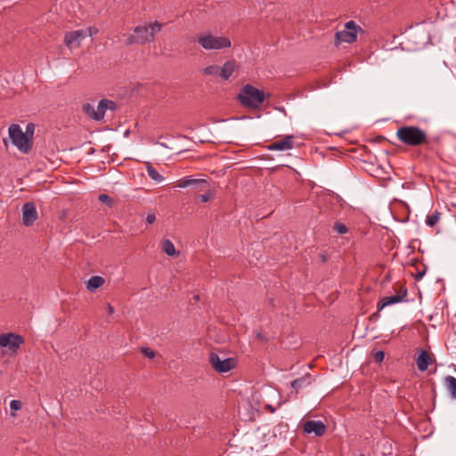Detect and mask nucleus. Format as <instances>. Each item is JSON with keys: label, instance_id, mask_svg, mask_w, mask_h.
<instances>
[{"label": "nucleus", "instance_id": "obj_19", "mask_svg": "<svg viewBox=\"0 0 456 456\" xmlns=\"http://www.w3.org/2000/svg\"><path fill=\"white\" fill-rule=\"evenodd\" d=\"M444 385L452 399H456V378L446 376L444 379Z\"/></svg>", "mask_w": 456, "mask_h": 456}, {"label": "nucleus", "instance_id": "obj_4", "mask_svg": "<svg viewBox=\"0 0 456 456\" xmlns=\"http://www.w3.org/2000/svg\"><path fill=\"white\" fill-rule=\"evenodd\" d=\"M198 43L207 51L221 50L232 45L231 40L227 37H217L210 33H200L198 36Z\"/></svg>", "mask_w": 456, "mask_h": 456}, {"label": "nucleus", "instance_id": "obj_12", "mask_svg": "<svg viewBox=\"0 0 456 456\" xmlns=\"http://www.w3.org/2000/svg\"><path fill=\"white\" fill-rule=\"evenodd\" d=\"M294 147V136L286 135L281 140L276 141L267 146L269 151H288Z\"/></svg>", "mask_w": 456, "mask_h": 456}, {"label": "nucleus", "instance_id": "obj_14", "mask_svg": "<svg viewBox=\"0 0 456 456\" xmlns=\"http://www.w3.org/2000/svg\"><path fill=\"white\" fill-rule=\"evenodd\" d=\"M407 296V290L404 289L401 295H393L388 297H384L378 305L379 310L383 309L386 306L397 304L405 300Z\"/></svg>", "mask_w": 456, "mask_h": 456}, {"label": "nucleus", "instance_id": "obj_18", "mask_svg": "<svg viewBox=\"0 0 456 456\" xmlns=\"http://www.w3.org/2000/svg\"><path fill=\"white\" fill-rule=\"evenodd\" d=\"M105 282L103 277L99 275L92 276L86 283V289L94 292L97 289L101 288Z\"/></svg>", "mask_w": 456, "mask_h": 456}, {"label": "nucleus", "instance_id": "obj_25", "mask_svg": "<svg viewBox=\"0 0 456 456\" xmlns=\"http://www.w3.org/2000/svg\"><path fill=\"white\" fill-rule=\"evenodd\" d=\"M203 72L208 76H216L218 75L219 67L217 65H209L204 69Z\"/></svg>", "mask_w": 456, "mask_h": 456}, {"label": "nucleus", "instance_id": "obj_21", "mask_svg": "<svg viewBox=\"0 0 456 456\" xmlns=\"http://www.w3.org/2000/svg\"><path fill=\"white\" fill-rule=\"evenodd\" d=\"M441 213L437 210L427 216L426 224L430 227H434L440 220Z\"/></svg>", "mask_w": 456, "mask_h": 456}, {"label": "nucleus", "instance_id": "obj_33", "mask_svg": "<svg viewBox=\"0 0 456 456\" xmlns=\"http://www.w3.org/2000/svg\"><path fill=\"white\" fill-rule=\"evenodd\" d=\"M84 30L86 31L87 37H92L93 35H95L98 32V29L93 27H89L87 28H85Z\"/></svg>", "mask_w": 456, "mask_h": 456}, {"label": "nucleus", "instance_id": "obj_37", "mask_svg": "<svg viewBox=\"0 0 456 456\" xmlns=\"http://www.w3.org/2000/svg\"><path fill=\"white\" fill-rule=\"evenodd\" d=\"M265 408L271 413H273L276 411V409L272 404H265Z\"/></svg>", "mask_w": 456, "mask_h": 456}, {"label": "nucleus", "instance_id": "obj_38", "mask_svg": "<svg viewBox=\"0 0 456 456\" xmlns=\"http://www.w3.org/2000/svg\"><path fill=\"white\" fill-rule=\"evenodd\" d=\"M106 309L109 314H112L114 313V308L110 304H107Z\"/></svg>", "mask_w": 456, "mask_h": 456}, {"label": "nucleus", "instance_id": "obj_28", "mask_svg": "<svg viewBox=\"0 0 456 456\" xmlns=\"http://www.w3.org/2000/svg\"><path fill=\"white\" fill-rule=\"evenodd\" d=\"M214 194L211 191L208 190L204 194L197 196V199L201 202H208L213 198Z\"/></svg>", "mask_w": 456, "mask_h": 456}, {"label": "nucleus", "instance_id": "obj_10", "mask_svg": "<svg viewBox=\"0 0 456 456\" xmlns=\"http://www.w3.org/2000/svg\"><path fill=\"white\" fill-rule=\"evenodd\" d=\"M37 219V212L33 202H27L22 206V222L29 226Z\"/></svg>", "mask_w": 456, "mask_h": 456}, {"label": "nucleus", "instance_id": "obj_15", "mask_svg": "<svg viewBox=\"0 0 456 456\" xmlns=\"http://www.w3.org/2000/svg\"><path fill=\"white\" fill-rule=\"evenodd\" d=\"M208 184V182L204 179H193L190 176L183 177L176 183V186L179 188H186L192 185H195L196 187H202L203 185ZM200 190H202V188H200Z\"/></svg>", "mask_w": 456, "mask_h": 456}, {"label": "nucleus", "instance_id": "obj_2", "mask_svg": "<svg viewBox=\"0 0 456 456\" xmlns=\"http://www.w3.org/2000/svg\"><path fill=\"white\" fill-rule=\"evenodd\" d=\"M398 140L411 147H418L428 143V136L426 132L414 126H402L396 131Z\"/></svg>", "mask_w": 456, "mask_h": 456}, {"label": "nucleus", "instance_id": "obj_32", "mask_svg": "<svg viewBox=\"0 0 456 456\" xmlns=\"http://www.w3.org/2000/svg\"><path fill=\"white\" fill-rule=\"evenodd\" d=\"M385 354L383 351H376L373 354V358L377 362H381L384 360Z\"/></svg>", "mask_w": 456, "mask_h": 456}, {"label": "nucleus", "instance_id": "obj_41", "mask_svg": "<svg viewBox=\"0 0 456 456\" xmlns=\"http://www.w3.org/2000/svg\"><path fill=\"white\" fill-rule=\"evenodd\" d=\"M321 257H322V262L326 261V258H325V256L323 255H322Z\"/></svg>", "mask_w": 456, "mask_h": 456}, {"label": "nucleus", "instance_id": "obj_27", "mask_svg": "<svg viewBox=\"0 0 456 456\" xmlns=\"http://www.w3.org/2000/svg\"><path fill=\"white\" fill-rule=\"evenodd\" d=\"M306 378H299L291 382V387L297 391L299 388H301L305 383L306 382Z\"/></svg>", "mask_w": 456, "mask_h": 456}, {"label": "nucleus", "instance_id": "obj_34", "mask_svg": "<svg viewBox=\"0 0 456 456\" xmlns=\"http://www.w3.org/2000/svg\"><path fill=\"white\" fill-rule=\"evenodd\" d=\"M351 131V127H346V128H344L338 132H333L334 134L336 135H338V136H342L343 134H347Z\"/></svg>", "mask_w": 456, "mask_h": 456}, {"label": "nucleus", "instance_id": "obj_16", "mask_svg": "<svg viewBox=\"0 0 456 456\" xmlns=\"http://www.w3.org/2000/svg\"><path fill=\"white\" fill-rule=\"evenodd\" d=\"M431 362L430 354L426 350H420L417 359L416 364L419 371H425L428 370V365Z\"/></svg>", "mask_w": 456, "mask_h": 456}, {"label": "nucleus", "instance_id": "obj_23", "mask_svg": "<svg viewBox=\"0 0 456 456\" xmlns=\"http://www.w3.org/2000/svg\"><path fill=\"white\" fill-rule=\"evenodd\" d=\"M22 403L20 400H12L10 403L11 415L12 417L16 416L15 411L21 409Z\"/></svg>", "mask_w": 456, "mask_h": 456}, {"label": "nucleus", "instance_id": "obj_31", "mask_svg": "<svg viewBox=\"0 0 456 456\" xmlns=\"http://www.w3.org/2000/svg\"><path fill=\"white\" fill-rule=\"evenodd\" d=\"M99 200L102 203L109 205V206H111L112 201H113L112 199L107 194H100Z\"/></svg>", "mask_w": 456, "mask_h": 456}, {"label": "nucleus", "instance_id": "obj_3", "mask_svg": "<svg viewBox=\"0 0 456 456\" xmlns=\"http://www.w3.org/2000/svg\"><path fill=\"white\" fill-rule=\"evenodd\" d=\"M266 95L263 90L247 84L243 86L237 96L240 103L250 110H256L265 102Z\"/></svg>", "mask_w": 456, "mask_h": 456}, {"label": "nucleus", "instance_id": "obj_11", "mask_svg": "<svg viewBox=\"0 0 456 456\" xmlns=\"http://www.w3.org/2000/svg\"><path fill=\"white\" fill-rule=\"evenodd\" d=\"M303 430L306 434L314 433L316 436H322L326 432V426L321 420H307L303 424Z\"/></svg>", "mask_w": 456, "mask_h": 456}, {"label": "nucleus", "instance_id": "obj_24", "mask_svg": "<svg viewBox=\"0 0 456 456\" xmlns=\"http://www.w3.org/2000/svg\"><path fill=\"white\" fill-rule=\"evenodd\" d=\"M82 111L84 114H97V109L90 102H86L82 105Z\"/></svg>", "mask_w": 456, "mask_h": 456}, {"label": "nucleus", "instance_id": "obj_5", "mask_svg": "<svg viewBox=\"0 0 456 456\" xmlns=\"http://www.w3.org/2000/svg\"><path fill=\"white\" fill-rule=\"evenodd\" d=\"M360 32H362V29L355 21L349 20L346 22L344 29L335 33L334 45L338 47L342 43L352 44L355 42Z\"/></svg>", "mask_w": 456, "mask_h": 456}, {"label": "nucleus", "instance_id": "obj_8", "mask_svg": "<svg viewBox=\"0 0 456 456\" xmlns=\"http://www.w3.org/2000/svg\"><path fill=\"white\" fill-rule=\"evenodd\" d=\"M24 343V338L15 333H5L0 335V346L8 348L12 353H16Z\"/></svg>", "mask_w": 456, "mask_h": 456}, {"label": "nucleus", "instance_id": "obj_1", "mask_svg": "<svg viewBox=\"0 0 456 456\" xmlns=\"http://www.w3.org/2000/svg\"><path fill=\"white\" fill-rule=\"evenodd\" d=\"M163 24L155 21L148 25L137 26L134 28V33L127 37L126 44L131 45L134 44L144 45L153 42L155 35L162 29Z\"/></svg>", "mask_w": 456, "mask_h": 456}, {"label": "nucleus", "instance_id": "obj_39", "mask_svg": "<svg viewBox=\"0 0 456 456\" xmlns=\"http://www.w3.org/2000/svg\"><path fill=\"white\" fill-rule=\"evenodd\" d=\"M93 118V119L96 120V121H102L104 118V116H91Z\"/></svg>", "mask_w": 456, "mask_h": 456}, {"label": "nucleus", "instance_id": "obj_7", "mask_svg": "<svg viewBox=\"0 0 456 456\" xmlns=\"http://www.w3.org/2000/svg\"><path fill=\"white\" fill-rule=\"evenodd\" d=\"M209 362L212 368L218 373H226L237 366V359L233 357L221 358L217 354H209Z\"/></svg>", "mask_w": 456, "mask_h": 456}, {"label": "nucleus", "instance_id": "obj_22", "mask_svg": "<svg viewBox=\"0 0 456 456\" xmlns=\"http://www.w3.org/2000/svg\"><path fill=\"white\" fill-rule=\"evenodd\" d=\"M147 173L148 175L156 182H161L164 179L163 176L159 175V173L152 166L149 165L147 167Z\"/></svg>", "mask_w": 456, "mask_h": 456}, {"label": "nucleus", "instance_id": "obj_13", "mask_svg": "<svg viewBox=\"0 0 456 456\" xmlns=\"http://www.w3.org/2000/svg\"><path fill=\"white\" fill-rule=\"evenodd\" d=\"M97 114H105L106 111H119V104L112 100L103 98L97 104Z\"/></svg>", "mask_w": 456, "mask_h": 456}, {"label": "nucleus", "instance_id": "obj_30", "mask_svg": "<svg viewBox=\"0 0 456 456\" xmlns=\"http://www.w3.org/2000/svg\"><path fill=\"white\" fill-rule=\"evenodd\" d=\"M141 352L142 353V354L150 359H152L155 357V353L153 350H151V348L149 347H142L141 349Z\"/></svg>", "mask_w": 456, "mask_h": 456}, {"label": "nucleus", "instance_id": "obj_29", "mask_svg": "<svg viewBox=\"0 0 456 456\" xmlns=\"http://www.w3.org/2000/svg\"><path fill=\"white\" fill-rule=\"evenodd\" d=\"M34 131H35V125L33 123H28V124H27L26 130L23 133L26 134V135L28 138H30V140L33 141Z\"/></svg>", "mask_w": 456, "mask_h": 456}, {"label": "nucleus", "instance_id": "obj_17", "mask_svg": "<svg viewBox=\"0 0 456 456\" xmlns=\"http://www.w3.org/2000/svg\"><path fill=\"white\" fill-rule=\"evenodd\" d=\"M235 61H227L224 63L221 69H219L218 75L224 79L227 80L232 75L235 70Z\"/></svg>", "mask_w": 456, "mask_h": 456}, {"label": "nucleus", "instance_id": "obj_20", "mask_svg": "<svg viewBox=\"0 0 456 456\" xmlns=\"http://www.w3.org/2000/svg\"><path fill=\"white\" fill-rule=\"evenodd\" d=\"M161 248L169 256H175L178 255V252L175 250L173 242L168 239H166L161 242Z\"/></svg>", "mask_w": 456, "mask_h": 456}, {"label": "nucleus", "instance_id": "obj_36", "mask_svg": "<svg viewBox=\"0 0 456 456\" xmlns=\"http://www.w3.org/2000/svg\"><path fill=\"white\" fill-rule=\"evenodd\" d=\"M424 275H425V271H418L417 273L415 274V280L420 281Z\"/></svg>", "mask_w": 456, "mask_h": 456}, {"label": "nucleus", "instance_id": "obj_6", "mask_svg": "<svg viewBox=\"0 0 456 456\" xmlns=\"http://www.w3.org/2000/svg\"><path fill=\"white\" fill-rule=\"evenodd\" d=\"M9 136L13 145L22 153H28L33 146V141L23 133L20 125L12 124L9 127Z\"/></svg>", "mask_w": 456, "mask_h": 456}, {"label": "nucleus", "instance_id": "obj_35", "mask_svg": "<svg viewBox=\"0 0 456 456\" xmlns=\"http://www.w3.org/2000/svg\"><path fill=\"white\" fill-rule=\"evenodd\" d=\"M146 220H147L148 224H153L155 222L156 216L153 214H150V215L147 216Z\"/></svg>", "mask_w": 456, "mask_h": 456}, {"label": "nucleus", "instance_id": "obj_40", "mask_svg": "<svg viewBox=\"0 0 456 456\" xmlns=\"http://www.w3.org/2000/svg\"><path fill=\"white\" fill-rule=\"evenodd\" d=\"M275 109H276L277 110H279V111H281V112H284V111H285V110H284V108H283V107L275 108Z\"/></svg>", "mask_w": 456, "mask_h": 456}, {"label": "nucleus", "instance_id": "obj_26", "mask_svg": "<svg viewBox=\"0 0 456 456\" xmlns=\"http://www.w3.org/2000/svg\"><path fill=\"white\" fill-rule=\"evenodd\" d=\"M333 230L338 234H345L348 231L347 227L344 224L339 222H336L334 224Z\"/></svg>", "mask_w": 456, "mask_h": 456}, {"label": "nucleus", "instance_id": "obj_9", "mask_svg": "<svg viewBox=\"0 0 456 456\" xmlns=\"http://www.w3.org/2000/svg\"><path fill=\"white\" fill-rule=\"evenodd\" d=\"M87 37L86 30H73L68 32L64 37V43L70 50L78 48L82 41Z\"/></svg>", "mask_w": 456, "mask_h": 456}]
</instances>
